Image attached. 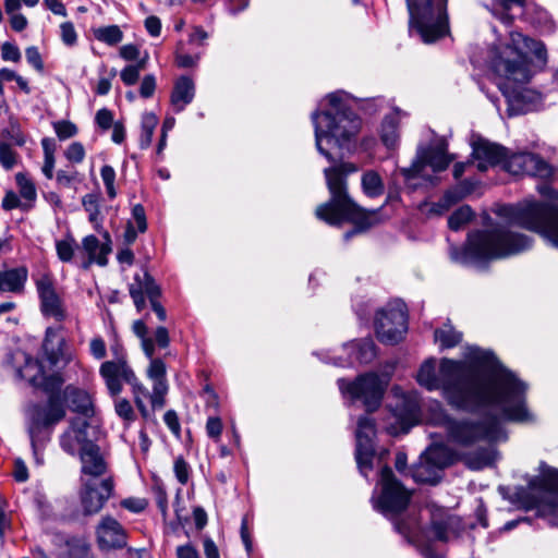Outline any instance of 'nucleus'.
Listing matches in <instances>:
<instances>
[{
  "mask_svg": "<svg viewBox=\"0 0 558 558\" xmlns=\"http://www.w3.org/2000/svg\"><path fill=\"white\" fill-rule=\"evenodd\" d=\"M0 141H5L10 145L22 147L26 144L27 136L16 121H10L9 125L0 132Z\"/></svg>",
  "mask_w": 558,
  "mask_h": 558,
  "instance_id": "41",
  "label": "nucleus"
},
{
  "mask_svg": "<svg viewBox=\"0 0 558 558\" xmlns=\"http://www.w3.org/2000/svg\"><path fill=\"white\" fill-rule=\"evenodd\" d=\"M426 421L430 425L442 427L446 430L447 440L463 449L475 447L481 441L490 442L507 438L498 420L453 418L446 413L439 402L430 404Z\"/></svg>",
  "mask_w": 558,
  "mask_h": 558,
  "instance_id": "6",
  "label": "nucleus"
},
{
  "mask_svg": "<svg viewBox=\"0 0 558 558\" xmlns=\"http://www.w3.org/2000/svg\"><path fill=\"white\" fill-rule=\"evenodd\" d=\"M471 185L466 183V181L459 183L452 189H449L444 194V198L446 202L450 204V207L460 202L465 195L471 192Z\"/></svg>",
  "mask_w": 558,
  "mask_h": 558,
  "instance_id": "50",
  "label": "nucleus"
},
{
  "mask_svg": "<svg viewBox=\"0 0 558 558\" xmlns=\"http://www.w3.org/2000/svg\"><path fill=\"white\" fill-rule=\"evenodd\" d=\"M473 217V211L470 206H461L451 214L448 219V226L451 230L458 231L466 225Z\"/></svg>",
  "mask_w": 558,
  "mask_h": 558,
  "instance_id": "44",
  "label": "nucleus"
},
{
  "mask_svg": "<svg viewBox=\"0 0 558 558\" xmlns=\"http://www.w3.org/2000/svg\"><path fill=\"white\" fill-rule=\"evenodd\" d=\"M353 99L355 100V102H353V110L355 108H359L368 114H374L378 110L388 106L386 100L381 97L368 98L364 100H357L356 98L353 97Z\"/></svg>",
  "mask_w": 558,
  "mask_h": 558,
  "instance_id": "47",
  "label": "nucleus"
},
{
  "mask_svg": "<svg viewBox=\"0 0 558 558\" xmlns=\"http://www.w3.org/2000/svg\"><path fill=\"white\" fill-rule=\"evenodd\" d=\"M133 399L135 402V405L137 410L140 411L142 417L144 420H150L153 416L151 411L146 405V400H150L151 392L148 391V389L140 381L137 376H135L134 381H132L130 385Z\"/></svg>",
  "mask_w": 558,
  "mask_h": 558,
  "instance_id": "35",
  "label": "nucleus"
},
{
  "mask_svg": "<svg viewBox=\"0 0 558 558\" xmlns=\"http://www.w3.org/2000/svg\"><path fill=\"white\" fill-rule=\"evenodd\" d=\"M121 506L134 513H140L144 511L147 507V501L144 498H126L121 501Z\"/></svg>",
  "mask_w": 558,
  "mask_h": 558,
  "instance_id": "63",
  "label": "nucleus"
},
{
  "mask_svg": "<svg viewBox=\"0 0 558 558\" xmlns=\"http://www.w3.org/2000/svg\"><path fill=\"white\" fill-rule=\"evenodd\" d=\"M81 505L87 515L98 513L113 493L111 477L101 478L99 482L81 477Z\"/></svg>",
  "mask_w": 558,
  "mask_h": 558,
  "instance_id": "17",
  "label": "nucleus"
},
{
  "mask_svg": "<svg viewBox=\"0 0 558 558\" xmlns=\"http://www.w3.org/2000/svg\"><path fill=\"white\" fill-rule=\"evenodd\" d=\"M399 110L386 114L381 123L380 140L387 148H393L398 144Z\"/></svg>",
  "mask_w": 558,
  "mask_h": 558,
  "instance_id": "33",
  "label": "nucleus"
},
{
  "mask_svg": "<svg viewBox=\"0 0 558 558\" xmlns=\"http://www.w3.org/2000/svg\"><path fill=\"white\" fill-rule=\"evenodd\" d=\"M96 539L101 550L121 549L128 544V532L117 519L106 515L96 526Z\"/></svg>",
  "mask_w": 558,
  "mask_h": 558,
  "instance_id": "22",
  "label": "nucleus"
},
{
  "mask_svg": "<svg viewBox=\"0 0 558 558\" xmlns=\"http://www.w3.org/2000/svg\"><path fill=\"white\" fill-rule=\"evenodd\" d=\"M464 359L424 362L417 383L429 391L440 390L447 402L459 410L492 408L505 421L529 424L535 415L526 403L527 385L493 354L478 347H466Z\"/></svg>",
  "mask_w": 558,
  "mask_h": 558,
  "instance_id": "1",
  "label": "nucleus"
},
{
  "mask_svg": "<svg viewBox=\"0 0 558 558\" xmlns=\"http://www.w3.org/2000/svg\"><path fill=\"white\" fill-rule=\"evenodd\" d=\"M64 399L72 412L88 421L94 415V404L90 395L81 388L69 386L64 390Z\"/></svg>",
  "mask_w": 558,
  "mask_h": 558,
  "instance_id": "28",
  "label": "nucleus"
},
{
  "mask_svg": "<svg viewBox=\"0 0 558 558\" xmlns=\"http://www.w3.org/2000/svg\"><path fill=\"white\" fill-rule=\"evenodd\" d=\"M531 246L530 238L498 225L469 233L465 244L462 247L451 246L449 254L454 263L483 269L494 259L520 254Z\"/></svg>",
  "mask_w": 558,
  "mask_h": 558,
  "instance_id": "5",
  "label": "nucleus"
},
{
  "mask_svg": "<svg viewBox=\"0 0 558 558\" xmlns=\"http://www.w3.org/2000/svg\"><path fill=\"white\" fill-rule=\"evenodd\" d=\"M380 490L372 497L374 508L386 518L393 521L396 531L410 544L415 545L425 558H442L432 547V537L440 542H448L457 536L458 519L446 517L434 520L428 531H423L415 517L408 520H397V517L407 509L411 500V492L399 482L389 466L380 470Z\"/></svg>",
  "mask_w": 558,
  "mask_h": 558,
  "instance_id": "4",
  "label": "nucleus"
},
{
  "mask_svg": "<svg viewBox=\"0 0 558 558\" xmlns=\"http://www.w3.org/2000/svg\"><path fill=\"white\" fill-rule=\"evenodd\" d=\"M72 361V353L66 348L65 338L60 332L49 327L46 329L45 339L43 342V359L40 363H27L26 368L37 366L40 371V377H45L43 373V363H48L51 367L59 365H66Z\"/></svg>",
  "mask_w": 558,
  "mask_h": 558,
  "instance_id": "18",
  "label": "nucleus"
},
{
  "mask_svg": "<svg viewBox=\"0 0 558 558\" xmlns=\"http://www.w3.org/2000/svg\"><path fill=\"white\" fill-rule=\"evenodd\" d=\"M530 54L545 62L544 44L512 31L507 39H498L489 51V65L506 99L509 116L536 110L542 104L541 94L526 86L532 77Z\"/></svg>",
  "mask_w": 558,
  "mask_h": 558,
  "instance_id": "3",
  "label": "nucleus"
},
{
  "mask_svg": "<svg viewBox=\"0 0 558 558\" xmlns=\"http://www.w3.org/2000/svg\"><path fill=\"white\" fill-rule=\"evenodd\" d=\"M525 0H493V5L489 9L492 14L497 17L506 26H510L515 19L511 13L513 7L522 9Z\"/></svg>",
  "mask_w": 558,
  "mask_h": 558,
  "instance_id": "34",
  "label": "nucleus"
},
{
  "mask_svg": "<svg viewBox=\"0 0 558 558\" xmlns=\"http://www.w3.org/2000/svg\"><path fill=\"white\" fill-rule=\"evenodd\" d=\"M353 102L355 100L348 93L333 92L311 114L316 148L329 162L335 163L324 170L330 199L316 209V217L330 226L357 221L362 216L361 208L347 192V177L359 168L353 162L337 163L354 149L362 128L361 118L353 111Z\"/></svg>",
  "mask_w": 558,
  "mask_h": 558,
  "instance_id": "2",
  "label": "nucleus"
},
{
  "mask_svg": "<svg viewBox=\"0 0 558 558\" xmlns=\"http://www.w3.org/2000/svg\"><path fill=\"white\" fill-rule=\"evenodd\" d=\"M452 462L450 450L434 441L420 457L412 469V477L416 483L436 485L442 472Z\"/></svg>",
  "mask_w": 558,
  "mask_h": 558,
  "instance_id": "15",
  "label": "nucleus"
},
{
  "mask_svg": "<svg viewBox=\"0 0 558 558\" xmlns=\"http://www.w3.org/2000/svg\"><path fill=\"white\" fill-rule=\"evenodd\" d=\"M448 0H407L409 33L417 35L425 44H432L449 33Z\"/></svg>",
  "mask_w": 558,
  "mask_h": 558,
  "instance_id": "9",
  "label": "nucleus"
},
{
  "mask_svg": "<svg viewBox=\"0 0 558 558\" xmlns=\"http://www.w3.org/2000/svg\"><path fill=\"white\" fill-rule=\"evenodd\" d=\"M153 493L156 500V505L160 510L163 520H166L168 515V496L163 485L160 483H156L153 486Z\"/></svg>",
  "mask_w": 558,
  "mask_h": 558,
  "instance_id": "56",
  "label": "nucleus"
},
{
  "mask_svg": "<svg viewBox=\"0 0 558 558\" xmlns=\"http://www.w3.org/2000/svg\"><path fill=\"white\" fill-rule=\"evenodd\" d=\"M65 416L63 402L51 396L46 403L32 404L26 411V427L33 457L37 465L44 464V450L50 440L51 428Z\"/></svg>",
  "mask_w": 558,
  "mask_h": 558,
  "instance_id": "10",
  "label": "nucleus"
},
{
  "mask_svg": "<svg viewBox=\"0 0 558 558\" xmlns=\"http://www.w3.org/2000/svg\"><path fill=\"white\" fill-rule=\"evenodd\" d=\"M25 56L27 62L37 71L41 72L44 70V62L37 47L32 46L26 48Z\"/></svg>",
  "mask_w": 558,
  "mask_h": 558,
  "instance_id": "64",
  "label": "nucleus"
},
{
  "mask_svg": "<svg viewBox=\"0 0 558 558\" xmlns=\"http://www.w3.org/2000/svg\"><path fill=\"white\" fill-rule=\"evenodd\" d=\"M206 434L214 441L219 442L223 429L222 421L219 416H208L206 422Z\"/></svg>",
  "mask_w": 558,
  "mask_h": 558,
  "instance_id": "54",
  "label": "nucleus"
},
{
  "mask_svg": "<svg viewBox=\"0 0 558 558\" xmlns=\"http://www.w3.org/2000/svg\"><path fill=\"white\" fill-rule=\"evenodd\" d=\"M86 151L82 143L73 142L64 150V157L72 163H81L85 158Z\"/></svg>",
  "mask_w": 558,
  "mask_h": 558,
  "instance_id": "57",
  "label": "nucleus"
},
{
  "mask_svg": "<svg viewBox=\"0 0 558 558\" xmlns=\"http://www.w3.org/2000/svg\"><path fill=\"white\" fill-rule=\"evenodd\" d=\"M93 34L98 41L108 46H116L123 40V32L118 25L94 28Z\"/></svg>",
  "mask_w": 558,
  "mask_h": 558,
  "instance_id": "39",
  "label": "nucleus"
},
{
  "mask_svg": "<svg viewBox=\"0 0 558 558\" xmlns=\"http://www.w3.org/2000/svg\"><path fill=\"white\" fill-rule=\"evenodd\" d=\"M28 278V270L25 266L10 269H0V292L22 294Z\"/></svg>",
  "mask_w": 558,
  "mask_h": 558,
  "instance_id": "31",
  "label": "nucleus"
},
{
  "mask_svg": "<svg viewBox=\"0 0 558 558\" xmlns=\"http://www.w3.org/2000/svg\"><path fill=\"white\" fill-rule=\"evenodd\" d=\"M343 355L332 357L336 366L348 367L355 363L367 364L376 357V347L372 339L365 338L345 343L342 348Z\"/></svg>",
  "mask_w": 558,
  "mask_h": 558,
  "instance_id": "23",
  "label": "nucleus"
},
{
  "mask_svg": "<svg viewBox=\"0 0 558 558\" xmlns=\"http://www.w3.org/2000/svg\"><path fill=\"white\" fill-rule=\"evenodd\" d=\"M156 77L153 74H147L143 77L140 87V95L143 98H150L156 89Z\"/></svg>",
  "mask_w": 558,
  "mask_h": 558,
  "instance_id": "62",
  "label": "nucleus"
},
{
  "mask_svg": "<svg viewBox=\"0 0 558 558\" xmlns=\"http://www.w3.org/2000/svg\"><path fill=\"white\" fill-rule=\"evenodd\" d=\"M393 415L401 424V429L407 433L411 426L420 421L421 409L416 392L402 393L393 409Z\"/></svg>",
  "mask_w": 558,
  "mask_h": 558,
  "instance_id": "25",
  "label": "nucleus"
},
{
  "mask_svg": "<svg viewBox=\"0 0 558 558\" xmlns=\"http://www.w3.org/2000/svg\"><path fill=\"white\" fill-rule=\"evenodd\" d=\"M105 242H100L95 235L90 234L82 240V247L88 255L87 262L84 267H89L93 263L99 266H106L108 263V255L111 252V238L110 234L104 232Z\"/></svg>",
  "mask_w": 558,
  "mask_h": 558,
  "instance_id": "26",
  "label": "nucleus"
},
{
  "mask_svg": "<svg viewBox=\"0 0 558 558\" xmlns=\"http://www.w3.org/2000/svg\"><path fill=\"white\" fill-rule=\"evenodd\" d=\"M89 423L85 418L75 417L70 421L68 429L60 436L61 448L70 456L85 453L95 442L88 438Z\"/></svg>",
  "mask_w": 558,
  "mask_h": 558,
  "instance_id": "21",
  "label": "nucleus"
},
{
  "mask_svg": "<svg viewBox=\"0 0 558 558\" xmlns=\"http://www.w3.org/2000/svg\"><path fill=\"white\" fill-rule=\"evenodd\" d=\"M376 335L379 341L395 344L401 341L408 330L407 306L396 300L377 312L375 319Z\"/></svg>",
  "mask_w": 558,
  "mask_h": 558,
  "instance_id": "14",
  "label": "nucleus"
},
{
  "mask_svg": "<svg viewBox=\"0 0 558 558\" xmlns=\"http://www.w3.org/2000/svg\"><path fill=\"white\" fill-rule=\"evenodd\" d=\"M132 330L140 339L141 348L145 356L149 360L146 375L153 383L150 404L153 411L159 410L166 404L169 385L167 381L166 363L161 359L156 357L155 354L157 349H167L169 347V331L166 327L160 326L156 328L154 333H149L146 318L134 320Z\"/></svg>",
  "mask_w": 558,
  "mask_h": 558,
  "instance_id": "8",
  "label": "nucleus"
},
{
  "mask_svg": "<svg viewBox=\"0 0 558 558\" xmlns=\"http://www.w3.org/2000/svg\"><path fill=\"white\" fill-rule=\"evenodd\" d=\"M434 337L440 349L453 348L462 340V333L454 330L451 325H445L442 328L436 329Z\"/></svg>",
  "mask_w": 558,
  "mask_h": 558,
  "instance_id": "38",
  "label": "nucleus"
},
{
  "mask_svg": "<svg viewBox=\"0 0 558 558\" xmlns=\"http://www.w3.org/2000/svg\"><path fill=\"white\" fill-rule=\"evenodd\" d=\"M36 291L39 299L40 312L46 317H52L62 322L66 317L62 299L58 294L53 279L45 274L35 280Z\"/></svg>",
  "mask_w": 558,
  "mask_h": 558,
  "instance_id": "20",
  "label": "nucleus"
},
{
  "mask_svg": "<svg viewBox=\"0 0 558 558\" xmlns=\"http://www.w3.org/2000/svg\"><path fill=\"white\" fill-rule=\"evenodd\" d=\"M1 57L4 61L17 62L21 59V52L16 45L5 41L1 47Z\"/></svg>",
  "mask_w": 558,
  "mask_h": 558,
  "instance_id": "61",
  "label": "nucleus"
},
{
  "mask_svg": "<svg viewBox=\"0 0 558 558\" xmlns=\"http://www.w3.org/2000/svg\"><path fill=\"white\" fill-rule=\"evenodd\" d=\"M453 155L448 154V144L442 137H434L428 146L420 145L416 157L409 168L401 169L405 180L422 178L435 184L434 178L426 173L430 168L433 173L444 171L453 161Z\"/></svg>",
  "mask_w": 558,
  "mask_h": 558,
  "instance_id": "12",
  "label": "nucleus"
},
{
  "mask_svg": "<svg viewBox=\"0 0 558 558\" xmlns=\"http://www.w3.org/2000/svg\"><path fill=\"white\" fill-rule=\"evenodd\" d=\"M19 155L10 143L0 141V165L5 170L13 169L17 163Z\"/></svg>",
  "mask_w": 558,
  "mask_h": 558,
  "instance_id": "46",
  "label": "nucleus"
},
{
  "mask_svg": "<svg viewBox=\"0 0 558 558\" xmlns=\"http://www.w3.org/2000/svg\"><path fill=\"white\" fill-rule=\"evenodd\" d=\"M533 488H543L551 493H558V470L546 464L541 465V476L530 482ZM543 515L551 526H558V497L542 509Z\"/></svg>",
  "mask_w": 558,
  "mask_h": 558,
  "instance_id": "24",
  "label": "nucleus"
},
{
  "mask_svg": "<svg viewBox=\"0 0 558 558\" xmlns=\"http://www.w3.org/2000/svg\"><path fill=\"white\" fill-rule=\"evenodd\" d=\"M20 9L21 0H4L5 13L10 15V24L15 32L24 31L28 24L26 17L19 13Z\"/></svg>",
  "mask_w": 558,
  "mask_h": 558,
  "instance_id": "40",
  "label": "nucleus"
},
{
  "mask_svg": "<svg viewBox=\"0 0 558 558\" xmlns=\"http://www.w3.org/2000/svg\"><path fill=\"white\" fill-rule=\"evenodd\" d=\"M153 290L160 293L159 286L155 282L154 278L148 272L136 274L133 282L129 286L130 295L134 302L137 312H142L146 305L145 296L151 298Z\"/></svg>",
  "mask_w": 558,
  "mask_h": 558,
  "instance_id": "27",
  "label": "nucleus"
},
{
  "mask_svg": "<svg viewBox=\"0 0 558 558\" xmlns=\"http://www.w3.org/2000/svg\"><path fill=\"white\" fill-rule=\"evenodd\" d=\"M15 181L19 187L20 196L26 201L25 204H31V207H33V203L37 197L34 182L25 173L22 172L16 173Z\"/></svg>",
  "mask_w": 558,
  "mask_h": 558,
  "instance_id": "42",
  "label": "nucleus"
},
{
  "mask_svg": "<svg viewBox=\"0 0 558 558\" xmlns=\"http://www.w3.org/2000/svg\"><path fill=\"white\" fill-rule=\"evenodd\" d=\"M375 435L376 428L374 421L367 415L361 416L357 421V427L355 432V460L360 473L366 478L374 468L373 461L375 457Z\"/></svg>",
  "mask_w": 558,
  "mask_h": 558,
  "instance_id": "16",
  "label": "nucleus"
},
{
  "mask_svg": "<svg viewBox=\"0 0 558 558\" xmlns=\"http://www.w3.org/2000/svg\"><path fill=\"white\" fill-rule=\"evenodd\" d=\"M145 68V60H141L136 64L126 65L120 72V78L126 86L134 85L140 77L141 71Z\"/></svg>",
  "mask_w": 558,
  "mask_h": 558,
  "instance_id": "48",
  "label": "nucleus"
},
{
  "mask_svg": "<svg viewBox=\"0 0 558 558\" xmlns=\"http://www.w3.org/2000/svg\"><path fill=\"white\" fill-rule=\"evenodd\" d=\"M361 186L363 193L372 198L383 195L385 191L381 177L374 170H367L362 174Z\"/></svg>",
  "mask_w": 558,
  "mask_h": 558,
  "instance_id": "36",
  "label": "nucleus"
},
{
  "mask_svg": "<svg viewBox=\"0 0 558 558\" xmlns=\"http://www.w3.org/2000/svg\"><path fill=\"white\" fill-rule=\"evenodd\" d=\"M195 97L194 81L185 75L177 78L170 95V102L175 113L183 111Z\"/></svg>",
  "mask_w": 558,
  "mask_h": 558,
  "instance_id": "30",
  "label": "nucleus"
},
{
  "mask_svg": "<svg viewBox=\"0 0 558 558\" xmlns=\"http://www.w3.org/2000/svg\"><path fill=\"white\" fill-rule=\"evenodd\" d=\"M88 352L95 360H104L107 356V344L105 339L99 335L94 336L89 340Z\"/></svg>",
  "mask_w": 558,
  "mask_h": 558,
  "instance_id": "53",
  "label": "nucleus"
},
{
  "mask_svg": "<svg viewBox=\"0 0 558 558\" xmlns=\"http://www.w3.org/2000/svg\"><path fill=\"white\" fill-rule=\"evenodd\" d=\"M80 459L82 462L81 477L93 478V481L99 482L107 471V464L100 454L99 447L95 444Z\"/></svg>",
  "mask_w": 558,
  "mask_h": 558,
  "instance_id": "29",
  "label": "nucleus"
},
{
  "mask_svg": "<svg viewBox=\"0 0 558 558\" xmlns=\"http://www.w3.org/2000/svg\"><path fill=\"white\" fill-rule=\"evenodd\" d=\"M158 118L153 112H144L141 121L140 147L146 149L150 146Z\"/></svg>",
  "mask_w": 558,
  "mask_h": 558,
  "instance_id": "37",
  "label": "nucleus"
},
{
  "mask_svg": "<svg viewBox=\"0 0 558 558\" xmlns=\"http://www.w3.org/2000/svg\"><path fill=\"white\" fill-rule=\"evenodd\" d=\"M515 220L525 229L536 231L558 247V206L527 201L515 214Z\"/></svg>",
  "mask_w": 558,
  "mask_h": 558,
  "instance_id": "11",
  "label": "nucleus"
},
{
  "mask_svg": "<svg viewBox=\"0 0 558 558\" xmlns=\"http://www.w3.org/2000/svg\"><path fill=\"white\" fill-rule=\"evenodd\" d=\"M471 145L472 156L480 171H486L489 167L506 160L507 171L514 175L527 174L543 180L553 175L551 166L536 154L517 153L506 159L507 151L502 146L481 136H473Z\"/></svg>",
  "mask_w": 558,
  "mask_h": 558,
  "instance_id": "7",
  "label": "nucleus"
},
{
  "mask_svg": "<svg viewBox=\"0 0 558 558\" xmlns=\"http://www.w3.org/2000/svg\"><path fill=\"white\" fill-rule=\"evenodd\" d=\"M497 458V451L492 446L480 447L474 451L463 454L465 465L471 470H482L494 464Z\"/></svg>",
  "mask_w": 558,
  "mask_h": 558,
  "instance_id": "32",
  "label": "nucleus"
},
{
  "mask_svg": "<svg viewBox=\"0 0 558 558\" xmlns=\"http://www.w3.org/2000/svg\"><path fill=\"white\" fill-rule=\"evenodd\" d=\"M100 177L104 182L106 193L109 199L117 197L118 192L116 189V170L109 165H105L100 169Z\"/></svg>",
  "mask_w": 558,
  "mask_h": 558,
  "instance_id": "45",
  "label": "nucleus"
},
{
  "mask_svg": "<svg viewBox=\"0 0 558 558\" xmlns=\"http://www.w3.org/2000/svg\"><path fill=\"white\" fill-rule=\"evenodd\" d=\"M182 48H183V45L180 41L177 46V51H175L177 65L182 69L196 66L201 59V56L199 54L192 56V54L183 53Z\"/></svg>",
  "mask_w": 558,
  "mask_h": 558,
  "instance_id": "55",
  "label": "nucleus"
},
{
  "mask_svg": "<svg viewBox=\"0 0 558 558\" xmlns=\"http://www.w3.org/2000/svg\"><path fill=\"white\" fill-rule=\"evenodd\" d=\"M52 126L60 141H65L77 134L76 125L68 120L56 121Z\"/></svg>",
  "mask_w": 558,
  "mask_h": 558,
  "instance_id": "51",
  "label": "nucleus"
},
{
  "mask_svg": "<svg viewBox=\"0 0 558 558\" xmlns=\"http://www.w3.org/2000/svg\"><path fill=\"white\" fill-rule=\"evenodd\" d=\"M2 207L5 209V210H11V209H14V208H23V209H29L31 208V204H22L21 201H20V197L16 193L10 191V192H7L3 199H2Z\"/></svg>",
  "mask_w": 558,
  "mask_h": 558,
  "instance_id": "60",
  "label": "nucleus"
},
{
  "mask_svg": "<svg viewBox=\"0 0 558 558\" xmlns=\"http://www.w3.org/2000/svg\"><path fill=\"white\" fill-rule=\"evenodd\" d=\"M99 375L110 397L120 396L123 385H130L136 376L129 361H104L99 366Z\"/></svg>",
  "mask_w": 558,
  "mask_h": 558,
  "instance_id": "19",
  "label": "nucleus"
},
{
  "mask_svg": "<svg viewBox=\"0 0 558 558\" xmlns=\"http://www.w3.org/2000/svg\"><path fill=\"white\" fill-rule=\"evenodd\" d=\"M112 398L114 399V410L117 415L125 422H134L135 412L131 402L125 398H121L120 396Z\"/></svg>",
  "mask_w": 558,
  "mask_h": 558,
  "instance_id": "49",
  "label": "nucleus"
},
{
  "mask_svg": "<svg viewBox=\"0 0 558 558\" xmlns=\"http://www.w3.org/2000/svg\"><path fill=\"white\" fill-rule=\"evenodd\" d=\"M61 40L64 45L72 47L77 41V34L72 22H64L60 25Z\"/></svg>",
  "mask_w": 558,
  "mask_h": 558,
  "instance_id": "59",
  "label": "nucleus"
},
{
  "mask_svg": "<svg viewBox=\"0 0 558 558\" xmlns=\"http://www.w3.org/2000/svg\"><path fill=\"white\" fill-rule=\"evenodd\" d=\"M388 381L387 376L365 373L352 381L338 379V387L345 400L361 401L368 412H373L380 405Z\"/></svg>",
  "mask_w": 558,
  "mask_h": 558,
  "instance_id": "13",
  "label": "nucleus"
},
{
  "mask_svg": "<svg viewBox=\"0 0 558 558\" xmlns=\"http://www.w3.org/2000/svg\"><path fill=\"white\" fill-rule=\"evenodd\" d=\"M173 472L178 482L186 485L191 476V466L183 457H177L173 462Z\"/></svg>",
  "mask_w": 558,
  "mask_h": 558,
  "instance_id": "52",
  "label": "nucleus"
},
{
  "mask_svg": "<svg viewBox=\"0 0 558 558\" xmlns=\"http://www.w3.org/2000/svg\"><path fill=\"white\" fill-rule=\"evenodd\" d=\"M75 248L76 242L71 235H68L65 239L56 241V251L58 258L63 263L72 262Z\"/></svg>",
  "mask_w": 558,
  "mask_h": 558,
  "instance_id": "43",
  "label": "nucleus"
},
{
  "mask_svg": "<svg viewBox=\"0 0 558 558\" xmlns=\"http://www.w3.org/2000/svg\"><path fill=\"white\" fill-rule=\"evenodd\" d=\"M135 228L140 233H144L147 230L146 213L141 204H136L132 207V220Z\"/></svg>",
  "mask_w": 558,
  "mask_h": 558,
  "instance_id": "58",
  "label": "nucleus"
}]
</instances>
